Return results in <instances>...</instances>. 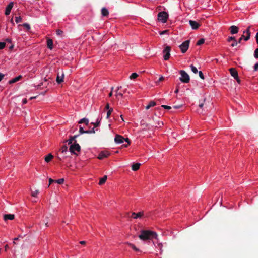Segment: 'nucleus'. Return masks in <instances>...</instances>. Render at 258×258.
I'll return each mask as SVG.
<instances>
[{
  "label": "nucleus",
  "instance_id": "obj_1",
  "mask_svg": "<svg viewBox=\"0 0 258 258\" xmlns=\"http://www.w3.org/2000/svg\"><path fill=\"white\" fill-rule=\"evenodd\" d=\"M157 234L155 232L150 230H142L139 238L143 241L151 240L157 238Z\"/></svg>",
  "mask_w": 258,
  "mask_h": 258
},
{
  "label": "nucleus",
  "instance_id": "obj_2",
  "mask_svg": "<svg viewBox=\"0 0 258 258\" xmlns=\"http://www.w3.org/2000/svg\"><path fill=\"white\" fill-rule=\"evenodd\" d=\"M181 77H180V80L185 83H187L189 82L190 78L188 74L184 70H181L180 71Z\"/></svg>",
  "mask_w": 258,
  "mask_h": 258
},
{
  "label": "nucleus",
  "instance_id": "obj_3",
  "mask_svg": "<svg viewBox=\"0 0 258 258\" xmlns=\"http://www.w3.org/2000/svg\"><path fill=\"white\" fill-rule=\"evenodd\" d=\"M168 18V14L165 11L159 12L158 14V20L164 23L167 22Z\"/></svg>",
  "mask_w": 258,
  "mask_h": 258
},
{
  "label": "nucleus",
  "instance_id": "obj_4",
  "mask_svg": "<svg viewBox=\"0 0 258 258\" xmlns=\"http://www.w3.org/2000/svg\"><path fill=\"white\" fill-rule=\"evenodd\" d=\"M81 150V147L79 144L76 143V141H75L73 144H71L70 146L69 152L71 153L75 154V151L79 152Z\"/></svg>",
  "mask_w": 258,
  "mask_h": 258
},
{
  "label": "nucleus",
  "instance_id": "obj_5",
  "mask_svg": "<svg viewBox=\"0 0 258 258\" xmlns=\"http://www.w3.org/2000/svg\"><path fill=\"white\" fill-rule=\"evenodd\" d=\"M190 40H187L183 42L180 46L179 47L183 53H185L189 48Z\"/></svg>",
  "mask_w": 258,
  "mask_h": 258
},
{
  "label": "nucleus",
  "instance_id": "obj_6",
  "mask_svg": "<svg viewBox=\"0 0 258 258\" xmlns=\"http://www.w3.org/2000/svg\"><path fill=\"white\" fill-rule=\"evenodd\" d=\"M170 51H171V47L169 46H167L163 50L164 55V59L165 60H167L169 59L170 56Z\"/></svg>",
  "mask_w": 258,
  "mask_h": 258
},
{
  "label": "nucleus",
  "instance_id": "obj_7",
  "mask_svg": "<svg viewBox=\"0 0 258 258\" xmlns=\"http://www.w3.org/2000/svg\"><path fill=\"white\" fill-rule=\"evenodd\" d=\"M60 152L62 154V158L67 157L68 156V154L70 152L68 151V147L66 145H64L61 147Z\"/></svg>",
  "mask_w": 258,
  "mask_h": 258
},
{
  "label": "nucleus",
  "instance_id": "obj_8",
  "mask_svg": "<svg viewBox=\"0 0 258 258\" xmlns=\"http://www.w3.org/2000/svg\"><path fill=\"white\" fill-rule=\"evenodd\" d=\"M14 6V2H10L9 5L7 6L5 11V15H9L10 14L11 11Z\"/></svg>",
  "mask_w": 258,
  "mask_h": 258
},
{
  "label": "nucleus",
  "instance_id": "obj_9",
  "mask_svg": "<svg viewBox=\"0 0 258 258\" xmlns=\"http://www.w3.org/2000/svg\"><path fill=\"white\" fill-rule=\"evenodd\" d=\"M189 23L190 26L191 27L192 29L194 30L197 29L200 26L199 23L194 20H189Z\"/></svg>",
  "mask_w": 258,
  "mask_h": 258
},
{
  "label": "nucleus",
  "instance_id": "obj_10",
  "mask_svg": "<svg viewBox=\"0 0 258 258\" xmlns=\"http://www.w3.org/2000/svg\"><path fill=\"white\" fill-rule=\"evenodd\" d=\"M246 33V36L244 35L243 38L245 41H247L249 39L250 36V27H248L245 31L243 32V34Z\"/></svg>",
  "mask_w": 258,
  "mask_h": 258
},
{
  "label": "nucleus",
  "instance_id": "obj_11",
  "mask_svg": "<svg viewBox=\"0 0 258 258\" xmlns=\"http://www.w3.org/2000/svg\"><path fill=\"white\" fill-rule=\"evenodd\" d=\"M124 138L122 136L119 135H116L114 139L115 142L116 143L119 144L122 143L124 142Z\"/></svg>",
  "mask_w": 258,
  "mask_h": 258
},
{
  "label": "nucleus",
  "instance_id": "obj_12",
  "mask_svg": "<svg viewBox=\"0 0 258 258\" xmlns=\"http://www.w3.org/2000/svg\"><path fill=\"white\" fill-rule=\"evenodd\" d=\"M229 30H230L231 34H234L238 33L239 28L235 25H232L229 27Z\"/></svg>",
  "mask_w": 258,
  "mask_h": 258
},
{
  "label": "nucleus",
  "instance_id": "obj_13",
  "mask_svg": "<svg viewBox=\"0 0 258 258\" xmlns=\"http://www.w3.org/2000/svg\"><path fill=\"white\" fill-rule=\"evenodd\" d=\"M109 154L106 151L101 152L98 157V158L100 160H102L104 158L107 157L109 156Z\"/></svg>",
  "mask_w": 258,
  "mask_h": 258
},
{
  "label": "nucleus",
  "instance_id": "obj_14",
  "mask_svg": "<svg viewBox=\"0 0 258 258\" xmlns=\"http://www.w3.org/2000/svg\"><path fill=\"white\" fill-rule=\"evenodd\" d=\"M144 215V212H140L138 213H136L135 212H133L132 214V217L134 219H137L138 218H141Z\"/></svg>",
  "mask_w": 258,
  "mask_h": 258
},
{
  "label": "nucleus",
  "instance_id": "obj_15",
  "mask_svg": "<svg viewBox=\"0 0 258 258\" xmlns=\"http://www.w3.org/2000/svg\"><path fill=\"white\" fill-rule=\"evenodd\" d=\"M229 72L231 75L234 77V78H237L238 73L235 68H231L229 69Z\"/></svg>",
  "mask_w": 258,
  "mask_h": 258
},
{
  "label": "nucleus",
  "instance_id": "obj_16",
  "mask_svg": "<svg viewBox=\"0 0 258 258\" xmlns=\"http://www.w3.org/2000/svg\"><path fill=\"white\" fill-rule=\"evenodd\" d=\"M63 79H64V74L62 73L61 75L58 73L57 74V78H56V82L58 84H60L62 82H63Z\"/></svg>",
  "mask_w": 258,
  "mask_h": 258
},
{
  "label": "nucleus",
  "instance_id": "obj_17",
  "mask_svg": "<svg viewBox=\"0 0 258 258\" xmlns=\"http://www.w3.org/2000/svg\"><path fill=\"white\" fill-rule=\"evenodd\" d=\"M47 47L49 49L52 50L53 48V42L51 39H48L47 41Z\"/></svg>",
  "mask_w": 258,
  "mask_h": 258
},
{
  "label": "nucleus",
  "instance_id": "obj_18",
  "mask_svg": "<svg viewBox=\"0 0 258 258\" xmlns=\"http://www.w3.org/2000/svg\"><path fill=\"white\" fill-rule=\"evenodd\" d=\"M15 218V216L13 214H5L4 216V219L5 221L8 220H13Z\"/></svg>",
  "mask_w": 258,
  "mask_h": 258
},
{
  "label": "nucleus",
  "instance_id": "obj_19",
  "mask_svg": "<svg viewBox=\"0 0 258 258\" xmlns=\"http://www.w3.org/2000/svg\"><path fill=\"white\" fill-rule=\"evenodd\" d=\"M22 78V76L21 75H19L14 79L10 80L9 81V84H12L14 83L15 82H17V81H19L21 78Z\"/></svg>",
  "mask_w": 258,
  "mask_h": 258
},
{
  "label": "nucleus",
  "instance_id": "obj_20",
  "mask_svg": "<svg viewBox=\"0 0 258 258\" xmlns=\"http://www.w3.org/2000/svg\"><path fill=\"white\" fill-rule=\"evenodd\" d=\"M140 166H141L140 163H134L132 166V169L133 171H137L140 168Z\"/></svg>",
  "mask_w": 258,
  "mask_h": 258
},
{
  "label": "nucleus",
  "instance_id": "obj_21",
  "mask_svg": "<svg viewBox=\"0 0 258 258\" xmlns=\"http://www.w3.org/2000/svg\"><path fill=\"white\" fill-rule=\"evenodd\" d=\"M48 84H49L48 79L45 78L44 81L41 82L39 85H38V87L41 88L42 86H46Z\"/></svg>",
  "mask_w": 258,
  "mask_h": 258
},
{
  "label": "nucleus",
  "instance_id": "obj_22",
  "mask_svg": "<svg viewBox=\"0 0 258 258\" xmlns=\"http://www.w3.org/2000/svg\"><path fill=\"white\" fill-rule=\"evenodd\" d=\"M101 14L103 16H107L109 14V12L105 8H102L101 9Z\"/></svg>",
  "mask_w": 258,
  "mask_h": 258
},
{
  "label": "nucleus",
  "instance_id": "obj_23",
  "mask_svg": "<svg viewBox=\"0 0 258 258\" xmlns=\"http://www.w3.org/2000/svg\"><path fill=\"white\" fill-rule=\"evenodd\" d=\"M53 158V156L51 154H49L45 157V161L48 163Z\"/></svg>",
  "mask_w": 258,
  "mask_h": 258
},
{
  "label": "nucleus",
  "instance_id": "obj_24",
  "mask_svg": "<svg viewBox=\"0 0 258 258\" xmlns=\"http://www.w3.org/2000/svg\"><path fill=\"white\" fill-rule=\"evenodd\" d=\"M79 136L78 135H75L74 136H71L69 140L68 141H67V142H68V144L70 145V144H72V142L73 141H76L75 140V139L78 137Z\"/></svg>",
  "mask_w": 258,
  "mask_h": 258
},
{
  "label": "nucleus",
  "instance_id": "obj_25",
  "mask_svg": "<svg viewBox=\"0 0 258 258\" xmlns=\"http://www.w3.org/2000/svg\"><path fill=\"white\" fill-rule=\"evenodd\" d=\"M107 178V176L104 175L102 178H100V181L99 182V185L103 184L106 181Z\"/></svg>",
  "mask_w": 258,
  "mask_h": 258
},
{
  "label": "nucleus",
  "instance_id": "obj_26",
  "mask_svg": "<svg viewBox=\"0 0 258 258\" xmlns=\"http://www.w3.org/2000/svg\"><path fill=\"white\" fill-rule=\"evenodd\" d=\"M156 102H154V101H151L150 102L149 104L146 107V109H149V108H150L151 107H153L154 106L156 105Z\"/></svg>",
  "mask_w": 258,
  "mask_h": 258
},
{
  "label": "nucleus",
  "instance_id": "obj_27",
  "mask_svg": "<svg viewBox=\"0 0 258 258\" xmlns=\"http://www.w3.org/2000/svg\"><path fill=\"white\" fill-rule=\"evenodd\" d=\"M79 123H85L86 125H87L89 123V120L88 119L84 118L81 119L78 122Z\"/></svg>",
  "mask_w": 258,
  "mask_h": 258
},
{
  "label": "nucleus",
  "instance_id": "obj_28",
  "mask_svg": "<svg viewBox=\"0 0 258 258\" xmlns=\"http://www.w3.org/2000/svg\"><path fill=\"white\" fill-rule=\"evenodd\" d=\"M127 244L132 248H133L135 251L139 252L140 251L139 249L137 248L135 245L133 244L128 243Z\"/></svg>",
  "mask_w": 258,
  "mask_h": 258
},
{
  "label": "nucleus",
  "instance_id": "obj_29",
  "mask_svg": "<svg viewBox=\"0 0 258 258\" xmlns=\"http://www.w3.org/2000/svg\"><path fill=\"white\" fill-rule=\"evenodd\" d=\"M138 77V75L136 73H133L130 76V79H134L137 78Z\"/></svg>",
  "mask_w": 258,
  "mask_h": 258
},
{
  "label": "nucleus",
  "instance_id": "obj_30",
  "mask_svg": "<svg viewBox=\"0 0 258 258\" xmlns=\"http://www.w3.org/2000/svg\"><path fill=\"white\" fill-rule=\"evenodd\" d=\"M190 68H191L192 71L195 74H197L198 72L197 69L194 65L191 64L190 66Z\"/></svg>",
  "mask_w": 258,
  "mask_h": 258
},
{
  "label": "nucleus",
  "instance_id": "obj_31",
  "mask_svg": "<svg viewBox=\"0 0 258 258\" xmlns=\"http://www.w3.org/2000/svg\"><path fill=\"white\" fill-rule=\"evenodd\" d=\"M204 42H205V39L203 38H201L198 41L196 44L197 45H200L203 44L204 43Z\"/></svg>",
  "mask_w": 258,
  "mask_h": 258
},
{
  "label": "nucleus",
  "instance_id": "obj_32",
  "mask_svg": "<svg viewBox=\"0 0 258 258\" xmlns=\"http://www.w3.org/2000/svg\"><path fill=\"white\" fill-rule=\"evenodd\" d=\"M112 111H113V109L112 108H111L110 109L108 110L107 112V115H106L107 118H108L109 117V116Z\"/></svg>",
  "mask_w": 258,
  "mask_h": 258
},
{
  "label": "nucleus",
  "instance_id": "obj_33",
  "mask_svg": "<svg viewBox=\"0 0 258 258\" xmlns=\"http://www.w3.org/2000/svg\"><path fill=\"white\" fill-rule=\"evenodd\" d=\"M64 181V180L63 178H61V179H59L58 180H56L55 182L59 184H61L63 183Z\"/></svg>",
  "mask_w": 258,
  "mask_h": 258
},
{
  "label": "nucleus",
  "instance_id": "obj_34",
  "mask_svg": "<svg viewBox=\"0 0 258 258\" xmlns=\"http://www.w3.org/2000/svg\"><path fill=\"white\" fill-rule=\"evenodd\" d=\"M116 94H115V96L117 98H119V97H123V93H120V92H118L117 90H116Z\"/></svg>",
  "mask_w": 258,
  "mask_h": 258
},
{
  "label": "nucleus",
  "instance_id": "obj_35",
  "mask_svg": "<svg viewBox=\"0 0 258 258\" xmlns=\"http://www.w3.org/2000/svg\"><path fill=\"white\" fill-rule=\"evenodd\" d=\"M21 21H22V18L21 16L15 17V21L17 23L21 22Z\"/></svg>",
  "mask_w": 258,
  "mask_h": 258
},
{
  "label": "nucleus",
  "instance_id": "obj_36",
  "mask_svg": "<svg viewBox=\"0 0 258 258\" xmlns=\"http://www.w3.org/2000/svg\"><path fill=\"white\" fill-rule=\"evenodd\" d=\"M95 133V130L94 129V127L91 130H87L85 131V133H87V134H92V133Z\"/></svg>",
  "mask_w": 258,
  "mask_h": 258
},
{
  "label": "nucleus",
  "instance_id": "obj_37",
  "mask_svg": "<svg viewBox=\"0 0 258 258\" xmlns=\"http://www.w3.org/2000/svg\"><path fill=\"white\" fill-rule=\"evenodd\" d=\"M6 46V43L4 42H0V49H3Z\"/></svg>",
  "mask_w": 258,
  "mask_h": 258
},
{
  "label": "nucleus",
  "instance_id": "obj_38",
  "mask_svg": "<svg viewBox=\"0 0 258 258\" xmlns=\"http://www.w3.org/2000/svg\"><path fill=\"white\" fill-rule=\"evenodd\" d=\"M169 32V30H164L162 31H160L159 32V33L160 35H163V34H168Z\"/></svg>",
  "mask_w": 258,
  "mask_h": 258
},
{
  "label": "nucleus",
  "instance_id": "obj_39",
  "mask_svg": "<svg viewBox=\"0 0 258 258\" xmlns=\"http://www.w3.org/2000/svg\"><path fill=\"white\" fill-rule=\"evenodd\" d=\"M254 57L258 59V48H256L254 52Z\"/></svg>",
  "mask_w": 258,
  "mask_h": 258
},
{
  "label": "nucleus",
  "instance_id": "obj_40",
  "mask_svg": "<svg viewBox=\"0 0 258 258\" xmlns=\"http://www.w3.org/2000/svg\"><path fill=\"white\" fill-rule=\"evenodd\" d=\"M92 124L94 125V127H96L99 125L100 124V120L97 119V121L95 123H92Z\"/></svg>",
  "mask_w": 258,
  "mask_h": 258
},
{
  "label": "nucleus",
  "instance_id": "obj_41",
  "mask_svg": "<svg viewBox=\"0 0 258 258\" xmlns=\"http://www.w3.org/2000/svg\"><path fill=\"white\" fill-rule=\"evenodd\" d=\"M236 40L235 38L234 37H232V36H230V37H229L228 38H227V41L228 42H230L231 41H235Z\"/></svg>",
  "mask_w": 258,
  "mask_h": 258
},
{
  "label": "nucleus",
  "instance_id": "obj_42",
  "mask_svg": "<svg viewBox=\"0 0 258 258\" xmlns=\"http://www.w3.org/2000/svg\"><path fill=\"white\" fill-rule=\"evenodd\" d=\"M56 34L57 35H61L63 34V31L60 29H57L56 31Z\"/></svg>",
  "mask_w": 258,
  "mask_h": 258
},
{
  "label": "nucleus",
  "instance_id": "obj_43",
  "mask_svg": "<svg viewBox=\"0 0 258 258\" xmlns=\"http://www.w3.org/2000/svg\"><path fill=\"white\" fill-rule=\"evenodd\" d=\"M39 193V190H36L35 191H32L31 195L33 197H36V195Z\"/></svg>",
  "mask_w": 258,
  "mask_h": 258
},
{
  "label": "nucleus",
  "instance_id": "obj_44",
  "mask_svg": "<svg viewBox=\"0 0 258 258\" xmlns=\"http://www.w3.org/2000/svg\"><path fill=\"white\" fill-rule=\"evenodd\" d=\"M85 131H84L83 130V128L81 126H80V127H79V133H80V134H82L85 133Z\"/></svg>",
  "mask_w": 258,
  "mask_h": 258
},
{
  "label": "nucleus",
  "instance_id": "obj_45",
  "mask_svg": "<svg viewBox=\"0 0 258 258\" xmlns=\"http://www.w3.org/2000/svg\"><path fill=\"white\" fill-rule=\"evenodd\" d=\"M237 44H238V42H237L236 40H235V41H233V43L231 44V46L235 47V46H237Z\"/></svg>",
  "mask_w": 258,
  "mask_h": 258
},
{
  "label": "nucleus",
  "instance_id": "obj_46",
  "mask_svg": "<svg viewBox=\"0 0 258 258\" xmlns=\"http://www.w3.org/2000/svg\"><path fill=\"white\" fill-rule=\"evenodd\" d=\"M23 26L25 27L27 30H29L30 29V26L29 24L27 23H24L23 24Z\"/></svg>",
  "mask_w": 258,
  "mask_h": 258
},
{
  "label": "nucleus",
  "instance_id": "obj_47",
  "mask_svg": "<svg viewBox=\"0 0 258 258\" xmlns=\"http://www.w3.org/2000/svg\"><path fill=\"white\" fill-rule=\"evenodd\" d=\"M162 107L164 108L165 109H170L171 107L170 106L162 105L161 106Z\"/></svg>",
  "mask_w": 258,
  "mask_h": 258
},
{
  "label": "nucleus",
  "instance_id": "obj_48",
  "mask_svg": "<svg viewBox=\"0 0 258 258\" xmlns=\"http://www.w3.org/2000/svg\"><path fill=\"white\" fill-rule=\"evenodd\" d=\"M199 77L201 79H204V75H203V73L201 71L199 72Z\"/></svg>",
  "mask_w": 258,
  "mask_h": 258
},
{
  "label": "nucleus",
  "instance_id": "obj_49",
  "mask_svg": "<svg viewBox=\"0 0 258 258\" xmlns=\"http://www.w3.org/2000/svg\"><path fill=\"white\" fill-rule=\"evenodd\" d=\"M49 186L52 183L55 182V180L52 179V178L49 179Z\"/></svg>",
  "mask_w": 258,
  "mask_h": 258
},
{
  "label": "nucleus",
  "instance_id": "obj_50",
  "mask_svg": "<svg viewBox=\"0 0 258 258\" xmlns=\"http://www.w3.org/2000/svg\"><path fill=\"white\" fill-rule=\"evenodd\" d=\"M243 38H244V34L242 35L241 36V37L238 39V41H237L238 42V43H240Z\"/></svg>",
  "mask_w": 258,
  "mask_h": 258
},
{
  "label": "nucleus",
  "instance_id": "obj_51",
  "mask_svg": "<svg viewBox=\"0 0 258 258\" xmlns=\"http://www.w3.org/2000/svg\"><path fill=\"white\" fill-rule=\"evenodd\" d=\"M254 71H256L258 70V63H256L254 66Z\"/></svg>",
  "mask_w": 258,
  "mask_h": 258
},
{
  "label": "nucleus",
  "instance_id": "obj_52",
  "mask_svg": "<svg viewBox=\"0 0 258 258\" xmlns=\"http://www.w3.org/2000/svg\"><path fill=\"white\" fill-rule=\"evenodd\" d=\"M182 107V105H175L173 106V108L174 109H179Z\"/></svg>",
  "mask_w": 258,
  "mask_h": 258
},
{
  "label": "nucleus",
  "instance_id": "obj_53",
  "mask_svg": "<svg viewBox=\"0 0 258 258\" xmlns=\"http://www.w3.org/2000/svg\"><path fill=\"white\" fill-rule=\"evenodd\" d=\"M4 76L3 74L0 73V81L3 79Z\"/></svg>",
  "mask_w": 258,
  "mask_h": 258
},
{
  "label": "nucleus",
  "instance_id": "obj_54",
  "mask_svg": "<svg viewBox=\"0 0 258 258\" xmlns=\"http://www.w3.org/2000/svg\"><path fill=\"white\" fill-rule=\"evenodd\" d=\"M236 81L238 83H240V80L239 79V77H238V75L237 76V78H234Z\"/></svg>",
  "mask_w": 258,
  "mask_h": 258
},
{
  "label": "nucleus",
  "instance_id": "obj_55",
  "mask_svg": "<svg viewBox=\"0 0 258 258\" xmlns=\"http://www.w3.org/2000/svg\"><path fill=\"white\" fill-rule=\"evenodd\" d=\"M164 80V77L163 76H161V77L159 78L158 81L161 82V81H163Z\"/></svg>",
  "mask_w": 258,
  "mask_h": 258
},
{
  "label": "nucleus",
  "instance_id": "obj_56",
  "mask_svg": "<svg viewBox=\"0 0 258 258\" xmlns=\"http://www.w3.org/2000/svg\"><path fill=\"white\" fill-rule=\"evenodd\" d=\"M105 109H106V110H109L110 109V108H109V104H107L105 107Z\"/></svg>",
  "mask_w": 258,
  "mask_h": 258
},
{
  "label": "nucleus",
  "instance_id": "obj_57",
  "mask_svg": "<svg viewBox=\"0 0 258 258\" xmlns=\"http://www.w3.org/2000/svg\"><path fill=\"white\" fill-rule=\"evenodd\" d=\"M22 103L24 104H26L27 103V99H23V100H22Z\"/></svg>",
  "mask_w": 258,
  "mask_h": 258
},
{
  "label": "nucleus",
  "instance_id": "obj_58",
  "mask_svg": "<svg viewBox=\"0 0 258 258\" xmlns=\"http://www.w3.org/2000/svg\"><path fill=\"white\" fill-rule=\"evenodd\" d=\"M124 141H125V142H127L128 144H130V139L127 138H124Z\"/></svg>",
  "mask_w": 258,
  "mask_h": 258
},
{
  "label": "nucleus",
  "instance_id": "obj_59",
  "mask_svg": "<svg viewBox=\"0 0 258 258\" xmlns=\"http://www.w3.org/2000/svg\"><path fill=\"white\" fill-rule=\"evenodd\" d=\"M255 39L256 43L258 44V32L256 34Z\"/></svg>",
  "mask_w": 258,
  "mask_h": 258
},
{
  "label": "nucleus",
  "instance_id": "obj_60",
  "mask_svg": "<svg viewBox=\"0 0 258 258\" xmlns=\"http://www.w3.org/2000/svg\"><path fill=\"white\" fill-rule=\"evenodd\" d=\"M178 91H179V87L177 86L176 89V90H175V93H177L178 92Z\"/></svg>",
  "mask_w": 258,
  "mask_h": 258
},
{
  "label": "nucleus",
  "instance_id": "obj_61",
  "mask_svg": "<svg viewBox=\"0 0 258 258\" xmlns=\"http://www.w3.org/2000/svg\"><path fill=\"white\" fill-rule=\"evenodd\" d=\"M80 243L81 244L83 245V244H85L86 243V242L85 241H81L80 242Z\"/></svg>",
  "mask_w": 258,
  "mask_h": 258
},
{
  "label": "nucleus",
  "instance_id": "obj_62",
  "mask_svg": "<svg viewBox=\"0 0 258 258\" xmlns=\"http://www.w3.org/2000/svg\"><path fill=\"white\" fill-rule=\"evenodd\" d=\"M203 105H204V104L202 103L199 105V106L200 108H202L203 107Z\"/></svg>",
  "mask_w": 258,
  "mask_h": 258
},
{
  "label": "nucleus",
  "instance_id": "obj_63",
  "mask_svg": "<svg viewBox=\"0 0 258 258\" xmlns=\"http://www.w3.org/2000/svg\"><path fill=\"white\" fill-rule=\"evenodd\" d=\"M6 41L9 43H11V40L10 39H7Z\"/></svg>",
  "mask_w": 258,
  "mask_h": 258
},
{
  "label": "nucleus",
  "instance_id": "obj_64",
  "mask_svg": "<svg viewBox=\"0 0 258 258\" xmlns=\"http://www.w3.org/2000/svg\"><path fill=\"white\" fill-rule=\"evenodd\" d=\"M130 144H124L123 145V146L124 147H127Z\"/></svg>",
  "mask_w": 258,
  "mask_h": 258
}]
</instances>
